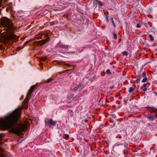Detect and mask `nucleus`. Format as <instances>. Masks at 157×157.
<instances>
[{"mask_svg": "<svg viewBox=\"0 0 157 157\" xmlns=\"http://www.w3.org/2000/svg\"><path fill=\"white\" fill-rule=\"evenodd\" d=\"M21 109H16L12 113L6 116L3 119L0 120V128L3 129L11 128L12 133L20 135L26 128L23 124H19L17 127H13L17 124V122L19 118Z\"/></svg>", "mask_w": 157, "mask_h": 157, "instance_id": "1", "label": "nucleus"}, {"mask_svg": "<svg viewBox=\"0 0 157 157\" xmlns=\"http://www.w3.org/2000/svg\"><path fill=\"white\" fill-rule=\"evenodd\" d=\"M1 25L2 26L0 29V42L6 43L11 39L17 40L18 36L14 34V31L15 28L13 26L9 19L7 17L1 18Z\"/></svg>", "mask_w": 157, "mask_h": 157, "instance_id": "2", "label": "nucleus"}, {"mask_svg": "<svg viewBox=\"0 0 157 157\" xmlns=\"http://www.w3.org/2000/svg\"><path fill=\"white\" fill-rule=\"evenodd\" d=\"M56 121H53L52 119H50L47 121V124L50 128H52V126L56 124Z\"/></svg>", "mask_w": 157, "mask_h": 157, "instance_id": "3", "label": "nucleus"}, {"mask_svg": "<svg viewBox=\"0 0 157 157\" xmlns=\"http://www.w3.org/2000/svg\"><path fill=\"white\" fill-rule=\"evenodd\" d=\"M29 101V98L26 97L23 103L22 107L24 108H27L28 107V103Z\"/></svg>", "mask_w": 157, "mask_h": 157, "instance_id": "4", "label": "nucleus"}, {"mask_svg": "<svg viewBox=\"0 0 157 157\" xmlns=\"http://www.w3.org/2000/svg\"><path fill=\"white\" fill-rule=\"evenodd\" d=\"M83 87L82 84H79L74 88V90L75 91L80 90H81Z\"/></svg>", "mask_w": 157, "mask_h": 157, "instance_id": "5", "label": "nucleus"}, {"mask_svg": "<svg viewBox=\"0 0 157 157\" xmlns=\"http://www.w3.org/2000/svg\"><path fill=\"white\" fill-rule=\"evenodd\" d=\"M35 87V86H32L29 90V91L28 93V95L29 96V95H30L32 92L33 91Z\"/></svg>", "mask_w": 157, "mask_h": 157, "instance_id": "6", "label": "nucleus"}, {"mask_svg": "<svg viewBox=\"0 0 157 157\" xmlns=\"http://www.w3.org/2000/svg\"><path fill=\"white\" fill-rule=\"evenodd\" d=\"M35 87V86H32L29 90V91L28 93V95L29 96V95H30L32 92L33 91Z\"/></svg>", "mask_w": 157, "mask_h": 157, "instance_id": "7", "label": "nucleus"}, {"mask_svg": "<svg viewBox=\"0 0 157 157\" xmlns=\"http://www.w3.org/2000/svg\"><path fill=\"white\" fill-rule=\"evenodd\" d=\"M58 46L60 48H67L68 47V46L67 45L62 44L60 43H59L58 44Z\"/></svg>", "mask_w": 157, "mask_h": 157, "instance_id": "8", "label": "nucleus"}, {"mask_svg": "<svg viewBox=\"0 0 157 157\" xmlns=\"http://www.w3.org/2000/svg\"><path fill=\"white\" fill-rule=\"evenodd\" d=\"M147 117L151 121H153L154 119V117L151 114L148 115L147 116Z\"/></svg>", "mask_w": 157, "mask_h": 157, "instance_id": "9", "label": "nucleus"}, {"mask_svg": "<svg viewBox=\"0 0 157 157\" xmlns=\"http://www.w3.org/2000/svg\"><path fill=\"white\" fill-rule=\"evenodd\" d=\"M146 108L147 109H151L152 110L151 112H156L157 111V109L155 108L154 107H149L148 106H147L146 107Z\"/></svg>", "mask_w": 157, "mask_h": 157, "instance_id": "10", "label": "nucleus"}, {"mask_svg": "<svg viewBox=\"0 0 157 157\" xmlns=\"http://www.w3.org/2000/svg\"><path fill=\"white\" fill-rule=\"evenodd\" d=\"M149 37L151 41H153L154 40V38L151 35H149Z\"/></svg>", "mask_w": 157, "mask_h": 157, "instance_id": "11", "label": "nucleus"}, {"mask_svg": "<svg viewBox=\"0 0 157 157\" xmlns=\"http://www.w3.org/2000/svg\"><path fill=\"white\" fill-rule=\"evenodd\" d=\"M12 3H10L8 5V9L9 10H12Z\"/></svg>", "mask_w": 157, "mask_h": 157, "instance_id": "12", "label": "nucleus"}, {"mask_svg": "<svg viewBox=\"0 0 157 157\" xmlns=\"http://www.w3.org/2000/svg\"><path fill=\"white\" fill-rule=\"evenodd\" d=\"M122 54L124 56H127L128 55V53L127 52L124 51L122 52Z\"/></svg>", "mask_w": 157, "mask_h": 157, "instance_id": "13", "label": "nucleus"}, {"mask_svg": "<svg viewBox=\"0 0 157 157\" xmlns=\"http://www.w3.org/2000/svg\"><path fill=\"white\" fill-rule=\"evenodd\" d=\"M134 89L132 87L129 88L128 92L129 93H132Z\"/></svg>", "mask_w": 157, "mask_h": 157, "instance_id": "14", "label": "nucleus"}, {"mask_svg": "<svg viewBox=\"0 0 157 157\" xmlns=\"http://www.w3.org/2000/svg\"><path fill=\"white\" fill-rule=\"evenodd\" d=\"M111 20H112V22L113 25V26L115 28L116 27V25H115V24L114 22V21L113 19V18H111Z\"/></svg>", "mask_w": 157, "mask_h": 157, "instance_id": "15", "label": "nucleus"}, {"mask_svg": "<svg viewBox=\"0 0 157 157\" xmlns=\"http://www.w3.org/2000/svg\"><path fill=\"white\" fill-rule=\"evenodd\" d=\"M146 77V73L145 72H143L141 77Z\"/></svg>", "mask_w": 157, "mask_h": 157, "instance_id": "16", "label": "nucleus"}, {"mask_svg": "<svg viewBox=\"0 0 157 157\" xmlns=\"http://www.w3.org/2000/svg\"><path fill=\"white\" fill-rule=\"evenodd\" d=\"M69 137V136L68 135H65L64 137H63L66 140L68 139Z\"/></svg>", "mask_w": 157, "mask_h": 157, "instance_id": "17", "label": "nucleus"}, {"mask_svg": "<svg viewBox=\"0 0 157 157\" xmlns=\"http://www.w3.org/2000/svg\"><path fill=\"white\" fill-rule=\"evenodd\" d=\"M147 78L146 77L144 78L142 80V82H147Z\"/></svg>", "mask_w": 157, "mask_h": 157, "instance_id": "18", "label": "nucleus"}, {"mask_svg": "<svg viewBox=\"0 0 157 157\" xmlns=\"http://www.w3.org/2000/svg\"><path fill=\"white\" fill-rule=\"evenodd\" d=\"M49 40V38H47L46 40H43V44L45 43V42L47 41H48Z\"/></svg>", "mask_w": 157, "mask_h": 157, "instance_id": "19", "label": "nucleus"}, {"mask_svg": "<svg viewBox=\"0 0 157 157\" xmlns=\"http://www.w3.org/2000/svg\"><path fill=\"white\" fill-rule=\"evenodd\" d=\"M113 35L114 36V38L115 39H116L117 38V35L115 33H113Z\"/></svg>", "mask_w": 157, "mask_h": 157, "instance_id": "20", "label": "nucleus"}, {"mask_svg": "<svg viewBox=\"0 0 157 157\" xmlns=\"http://www.w3.org/2000/svg\"><path fill=\"white\" fill-rule=\"evenodd\" d=\"M136 27L137 28H140L141 27V25L140 24L138 23L136 25Z\"/></svg>", "mask_w": 157, "mask_h": 157, "instance_id": "21", "label": "nucleus"}, {"mask_svg": "<svg viewBox=\"0 0 157 157\" xmlns=\"http://www.w3.org/2000/svg\"><path fill=\"white\" fill-rule=\"evenodd\" d=\"M106 73L107 74H109L110 73V71L109 69H107L106 71Z\"/></svg>", "mask_w": 157, "mask_h": 157, "instance_id": "22", "label": "nucleus"}, {"mask_svg": "<svg viewBox=\"0 0 157 157\" xmlns=\"http://www.w3.org/2000/svg\"><path fill=\"white\" fill-rule=\"evenodd\" d=\"M140 80V78L137 79L136 80V82L137 83H138Z\"/></svg>", "mask_w": 157, "mask_h": 157, "instance_id": "23", "label": "nucleus"}, {"mask_svg": "<svg viewBox=\"0 0 157 157\" xmlns=\"http://www.w3.org/2000/svg\"><path fill=\"white\" fill-rule=\"evenodd\" d=\"M1 150V148L0 147V151ZM4 155L3 154H0V157H3Z\"/></svg>", "mask_w": 157, "mask_h": 157, "instance_id": "24", "label": "nucleus"}, {"mask_svg": "<svg viewBox=\"0 0 157 157\" xmlns=\"http://www.w3.org/2000/svg\"><path fill=\"white\" fill-rule=\"evenodd\" d=\"M146 85H147L146 84H144L143 85V86L141 87V88L142 89H143V87H145L146 86Z\"/></svg>", "mask_w": 157, "mask_h": 157, "instance_id": "25", "label": "nucleus"}, {"mask_svg": "<svg viewBox=\"0 0 157 157\" xmlns=\"http://www.w3.org/2000/svg\"><path fill=\"white\" fill-rule=\"evenodd\" d=\"M51 79H48L46 81V82H50L51 81Z\"/></svg>", "mask_w": 157, "mask_h": 157, "instance_id": "26", "label": "nucleus"}, {"mask_svg": "<svg viewBox=\"0 0 157 157\" xmlns=\"http://www.w3.org/2000/svg\"><path fill=\"white\" fill-rule=\"evenodd\" d=\"M106 19L107 22H109V20H108V16H106Z\"/></svg>", "mask_w": 157, "mask_h": 157, "instance_id": "27", "label": "nucleus"}, {"mask_svg": "<svg viewBox=\"0 0 157 157\" xmlns=\"http://www.w3.org/2000/svg\"><path fill=\"white\" fill-rule=\"evenodd\" d=\"M147 89V88H144V89H143V90L144 91H146Z\"/></svg>", "mask_w": 157, "mask_h": 157, "instance_id": "28", "label": "nucleus"}, {"mask_svg": "<svg viewBox=\"0 0 157 157\" xmlns=\"http://www.w3.org/2000/svg\"><path fill=\"white\" fill-rule=\"evenodd\" d=\"M68 112L71 113H72V111L70 110L68 111Z\"/></svg>", "mask_w": 157, "mask_h": 157, "instance_id": "29", "label": "nucleus"}, {"mask_svg": "<svg viewBox=\"0 0 157 157\" xmlns=\"http://www.w3.org/2000/svg\"><path fill=\"white\" fill-rule=\"evenodd\" d=\"M39 65L40 66V67H41V66L43 65V63H40L39 64Z\"/></svg>", "mask_w": 157, "mask_h": 157, "instance_id": "30", "label": "nucleus"}, {"mask_svg": "<svg viewBox=\"0 0 157 157\" xmlns=\"http://www.w3.org/2000/svg\"><path fill=\"white\" fill-rule=\"evenodd\" d=\"M41 60L43 61H44L45 60V59H44V58H42V59H41Z\"/></svg>", "mask_w": 157, "mask_h": 157, "instance_id": "31", "label": "nucleus"}, {"mask_svg": "<svg viewBox=\"0 0 157 157\" xmlns=\"http://www.w3.org/2000/svg\"><path fill=\"white\" fill-rule=\"evenodd\" d=\"M6 12H8V9H6Z\"/></svg>", "mask_w": 157, "mask_h": 157, "instance_id": "32", "label": "nucleus"}, {"mask_svg": "<svg viewBox=\"0 0 157 157\" xmlns=\"http://www.w3.org/2000/svg\"><path fill=\"white\" fill-rule=\"evenodd\" d=\"M6 1H7V0H4V1H5V2H6Z\"/></svg>", "mask_w": 157, "mask_h": 157, "instance_id": "33", "label": "nucleus"}, {"mask_svg": "<svg viewBox=\"0 0 157 157\" xmlns=\"http://www.w3.org/2000/svg\"><path fill=\"white\" fill-rule=\"evenodd\" d=\"M156 117H157V114H156Z\"/></svg>", "mask_w": 157, "mask_h": 157, "instance_id": "34", "label": "nucleus"}]
</instances>
